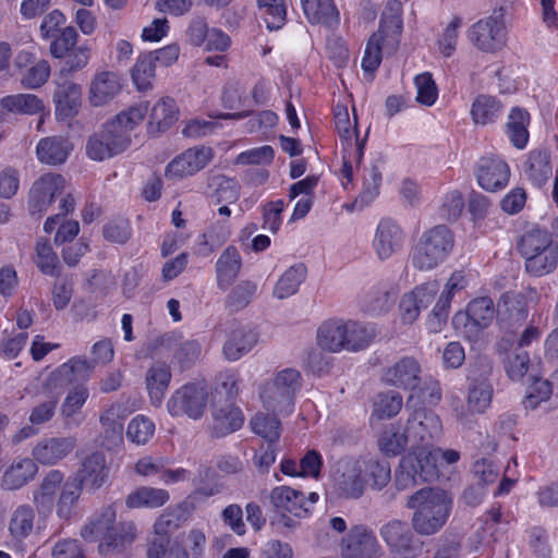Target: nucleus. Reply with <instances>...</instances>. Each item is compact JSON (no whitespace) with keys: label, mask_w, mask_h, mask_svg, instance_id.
Wrapping results in <instances>:
<instances>
[{"label":"nucleus","mask_w":558,"mask_h":558,"mask_svg":"<svg viewBox=\"0 0 558 558\" xmlns=\"http://www.w3.org/2000/svg\"><path fill=\"white\" fill-rule=\"evenodd\" d=\"M155 433L154 422L145 415H136L131 420L126 429V437L136 445H145Z\"/></svg>","instance_id":"0e129e2a"},{"label":"nucleus","mask_w":558,"mask_h":558,"mask_svg":"<svg viewBox=\"0 0 558 558\" xmlns=\"http://www.w3.org/2000/svg\"><path fill=\"white\" fill-rule=\"evenodd\" d=\"M504 368L512 380H520L527 373L530 367V355L525 350L514 348L506 354L502 360Z\"/></svg>","instance_id":"bf43d9fd"},{"label":"nucleus","mask_w":558,"mask_h":558,"mask_svg":"<svg viewBox=\"0 0 558 558\" xmlns=\"http://www.w3.org/2000/svg\"><path fill=\"white\" fill-rule=\"evenodd\" d=\"M210 186L215 187L214 197L218 204H233L240 197V185L232 178L215 175L210 180Z\"/></svg>","instance_id":"680f3d73"},{"label":"nucleus","mask_w":558,"mask_h":558,"mask_svg":"<svg viewBox=\"0 0 558 558\" xmlns=\"http://www.w3.org/2000/svg\"><path fill=\"white\" fill-rule=\"evenodd\" d=\"M72 145L61 135L41 138L36 146V155L40 162L47 165H61L68 159Z\"/></svg>","instance_id":"2f4dec72"},{"label":"nucleus","mask_w":558,"mask_h":558,"mask_svg":"<svg viewBox=\"0 0 558 558\" xmlns=\"http://www.w3.org/2000/svg\"><path fill=\"white\" fill-rule=\"evenodd\" d=\"M65 187V180L61 174L46 173L36 180L29 191L28 211L32 216L41 217Z\"/></svg>","instance_id":"4468645a"},{"label":"nucleus","mask_w":558,"mask_h":558,"mask_svg":"<svg viewBox=\"0 0 558 558\" xmlns=\"http://www.w3.org/2000/svg\"><path fill=\"white\" fill-rule=\"evenodd\" d=\"M518 250L524 258L527 274L542 277L553 272L558 266V244L543 230H531L522 235Z\"/></svg>","instance_id":"20e7f679"},{"label":"nucleus","mask_w":558,"mask_h":558,"mask_svg":"<svg viewBox=\"0 0 558 558\" xmlns=\"http://www.w3.org/2000/svg\"><path fill=\"white\" fill-rule=\"evenodd\" d=\"M402 3L400 0H388L381 13L377 33L387 38V45L396 46L402 32Z\"/></svg>","instance_id":"e433bc0d"},{"label":"nucleus","mask_w":558,"mask_h":558,"mask_svg":"<svg viewBox=\"0 0 558 558\" xmlns=\"http://www.w3.org/2000/svg\"><path fill=\"white\" fill-rule=\"evenodd\" d=\"M410 441L407 433V427L401 430V427L396 424L388 425L378 438V446L383 453L386 456H398L403 452Z\"/></svg>","instance_id":"49530a36"},{"label":"nucleus","mask_w":558,"mask_h":558,"mask_svg":"<svg viewBox=\"0 0 558 558\" xmlns=\"http://www.w3.org/2000/svg\"><path fill=\"white\" fill-rule=\"evenodd\" d=\"M429 446L416 447L414 450L409 452L408 454H413L417 459V464L415 465L421 482H430L439 476V452L436 448L428 449Z\"/></svg>","instance_id":"37998d69"},{"label":"nucleus","mask_w":558,"mask_h":558,"mask_svg":"<svg viewBox=\"0 0 558 558\" xmlns=\"http://www.w3.org/2000/svg\"><path fill=\"white\" fill-rule=\"evenodd\" d=\"M305 278L306 267L303 264L291 266L277 281L272 291L274 296L282 300L295 294Z\"/></svg>","instance_id":"a18cd8bd"},{"label":"nucleus","mask_w":558,"mask_h":558,"mask_svg":"<svg viewBox=\"0 0 558 558\" xmlns=\"http://www.w3.org/2000/svg\"><path fill=\"white\" fill-rule=\"evenodd\" d=\"M384 44H387V38L380 33H374L369 37L362 59V68L365 72L373 73L380 65Z\"/></svg>","instance_id":"338daca9"},{"label":"nucleus","mask_w":558,"mask_h":558,"mask_svg":"<svg viewBox=\"0 0 558 558\" xmlns=\"http://www.w3.org/2000/svg\"><path fill=\"white\" fill-rule=\"evenodd\" d=\"M136 537V525L133 521H120L112 524L105 541L99 543L98 548L102 555L113 551H121L131 545Z\"/></svg>","instance_id":"473e14b6"},{"label":"nucleus","mask_w":558,"mask_h":558,"mask_svg":"<svg viewBox=\"0 0 558 558\" xmlns=\"http://www.w3.org/2000/svg\"><path fill=\"white\" fill-rule=\"evenodd\" d=\"M0 106L2 109L20 114H36L44 109L41 99L33 94L5 96L0 100Z\"/></svg>","instance_id":"09e8293b"},{"label":"nucleus","mask_w":558,"mask_h":558,"mask_svg":"<svg viewBox=\"0 0 558 558\" xmlns=\"http://www.w3.org/2000/svg\"><path fill=\"white\" fill-rule=\"evenodd\" d=\"M405 507L413 510L412 526L420 535L436 534L446 524L452 497L438 487H424L409 496Z\"/></svg>","instance_id":"f03ea898"},{"label":"nucleus","mask_w":558,"mask_h":558,"mask_svg":"<svg viewBox=\"0 0 558 558\" xmlns=\"http://www.w3.org/2000/svg\"><path fill=\"white\" fill-rule=\"evenodd\" d=\"M464 208V198L458 190L449 191L441 198L438 208L439 217L446 221H456L462 214Z\"/></svg>","instance_id":"774afa93"},{"label":"nucleus","mask_w":558,"mask_h":558,"mask_svg":"<svg viewBox=\"0 0 558 558\" xmlns=\"http://www.w3.org/2000/svg\"><path fill=\"white\" fill-rule=\"evenodd\" d=\"M360 461L342 459L337 462L333 473V486L337 494L345 499H359L365 492Z\"/></svg>","instance_id":"ddd939ff"},{"label":"nucleus","mask_w":558,"mask_h":558,"mask_svg":"<svg viewBox=\"0 0 558 558\" xmlns=\"http://www.w3.org/2000/svg\"><path fill=\"white\" fill-rule=\"evenodd\" d=\"M182 524V513L179 509H167L156 520L154 524L155 537L153 539H170Z\"/></svg>","instance_id":"69168bd1"},{"label":"nucleus","mask_w":558,"mask_h":558,"mask_svg":"<svg viewBox=\"0 0 558 558\" xmlns=\"http://www.w3.org/2000/svg\"><path fill=\"white\" fill-rule=\"evenodd\" d=\"M258 341V335L253 329L239 328L231 332L223 345V354L229 361H238L250 352Z\"/></svg>","instance_id":"58836bf2"},{"label":"nucleus","mask_w":558,"mask_h":558,"mask_svg":"<svg viewBox=\"0 0 558 558\" xmlns=\"http://www.w3.org/2000/svg\"><path fill=\"white\" fill-rule=\"evenodd\" d=\"M213 430L217 437L231 434L240 429L244 423L242 411L234 405V402H225L213 404Z\"/></svg>","instance_id":"a878e982"},{"label":"nucleus","mask_w":558,"mask_h":558,"mask_svg":"<svg viewBox=\"0 0 558 558\" xmlns=\"http://www.w3.org/2000/svg\"><path fill=\"white\" fill-rule=\"evenodd\" d=\"M403 407L402 396L395 390H387L375 396L373 401L372 417L377 420H390L397 416Z\"/></svg>","instance_id":"c03bdc74"},{"label":"nucleus","mask_w":558,"mask_h":558,"mask_svg":"<svg viewBox=\"0 0 558 558\" xmlns=\"http://www.w3.org/2000/svg\"><path fill=\"white\" fill-rule=\"evenodd\" d=\"M257 292V283L252 280H242L232 288L226 299V305L233 312L245 308Z\"/></svg>","instance_id":"5fc2aeb1"},{"label":"nucleus","mask_w":558,"mask_h":558,"mask_svg":"<svg viewBox=\"0 0 558 558\" xmlns=\"http://www.w3.org/2000/svg\"><path fill=\"white\" fill-rule=\"evenodd\" d=\"M343 558L378 557L379 545L373 532L366 526L356 525L343 539Z\"/></svg>","instance_id":"6ab92c4d"},{"label":"nucleus","mask_w":558,"mask_h":558,"mask_svg":"<svg viewBox=\"0 0 558 558\" xmlns=\"http://www.w3.org/2000/svg\"><path fill=\"white\" fill-rule=\"evenodd\" d=\"M209 392L203 383H186L175 389L167 401V411L172 417L186 416L201 420L207 409Z\"/></svg>","instance_id":"0eeeda50"},{"label":"nucleus","mask_w":558,"mask_h":558,"mask_svg":"<svg viewBox=\"0 0 558 558\" xmlns=\"http://www.w3.org/2000/svg\"><path fill=\"white\" fill-rule=\"evenodd\" d=\"M523 173L533 185H545L553 175L550 153L545 148L531 150L523 163Z\"/></svg>","instance_id":"bb28decb"},{"label":"nucleus","mask_w":558,"mask_h":558,"mask_svg":"<svg viewBox=\"0 0 558 558\" xmlns=\"http://www.w3.org/2000/svg\"><path fill=\"white\" fill-rule=\"evenodd\" d=\"M117 519V511L113 506L101 507L96 511L89 522L82 530V537L88 542H99L106 539L112 524Z\"/></svg>","instance_id":"f704fd0d"},{"label":"nucleus","mask_w":558,"mask_h":558,"mask_svg":"<svg viewBox=\"0 0 558 558\" xmlns=\"http://www.w3.org/2000/svg\"><path fill=\"white\" fill-rule=\"evenodd\" d=\"M302 385L303 377L299 369L286 367L278 371L259 388L263 407L271 413L290 415L294 410L295 397Z\"/></svg>","instance_id":"7ed1b4c3"},{"label":"nucleus","mask_w":558,"mask_h":558,"mask_svg":"<svg viewBox=\"0 0 558 558\" xmlns=\"http://www.w3.org/2000/svg\"><path fill=\"white\" fill-rule=\"evenodd\" d=\"M215 268L217 287L222 291L228 290L242 268V257L239 250L233 245L225 248L218 257Z\"/></svg>","instance_id":"cd10ccee"},{"label":"nucleus","mask_w":558,"mask_h":558,"mask_svg":"<svg viewBox=\"0 0 558 558\" xmlns=\"http://www.w3.org/2000/svg\"><path fill=\"white\" fill-rule=\"evenodd\" d=\"M505 11L499 8L492 15L480 20L469 29L472 44L485 52L500 50L506 44Z\"/></svg>","instance_id":"1a4fd4ad"},{"label":"nucleus","mask_w":558,"mask_h":558,"mask_svg":"<svg viewBox=\"0 0 558 558\" xmlns=\"http://www.w3.org/2000/svg\"><path fill=\"white\" fill-rule=\"evenodd\" d=\"M76 447L74 436L48 437L40 439L32 450L35 461L44 465H54L68 457Z\"/></svg>","instance_id":"aec40b11"},{"label":"nucleus","mask_w":558,"mask_h":558,"mask_svg":"<svg viewBox=\"0 0 558 558\" xmlns=\"http://www.w3.org/2000/svg\"><path fill=\"white\" fill-rule=\"evenodd\" d=\"M169 500V493L161 488L143 486L131 492L125 499L130 509L159 508Z\"/></svg>","instance_id":"ea45409f"},{"label":"nucleus","mask_w":558,"mask_h":558,"mask_svg":"<svg viewBox=\"0 0 558 558\" xmlns=\"http://www.w3.org/2000/svg\"><path fill=\"white\" fill-rule=\"evenodd\" d=\"M36 529V512L33 506L19 505L10 514L8 531L15 542L28 538Z\"/></svg>","instance_id":"7c9ffc66"},{"label":"nucleus","mask_w":558,"mask_h":558,"mask_svg":"<svg viewBox=\"0 0 558 558\" xmlns=\"http://www.w3.org/2000/svg\"><path fill=\"white\" fill-rule=\"evenodd\" d=\"M37 471V464L33 459H19L4 471L1 487L7 490L19 489L32 481Z\"/></svg>","instance_id":"72a5a7b5"},{"label":"nucleus","mask_w":558,"mask_h":558,"mask_svg":"<svg viewBox=\"0 0 558 558\" xmlns=\"http://www.w3.org/2000/svg\"><path fill=\"white\" fill-rule=\"evenodd\" d=\"M529 315L526 298L519 292H507L497 304V319L504 328L520 326Z\"/></svg>","instance_id":"4be33fe9"},{"label":"nucleus","mask_w":558,"mask_h":558,"mask_svg":"<svg viewBox=\"0 0 558 558\" xmlns=\"http://www.w3.org/2000/svg\"><path fill=\"white\" fill-rule=\"evenodd\" d=\"M86 381H75L66 393L61 408L60 415L64 425L69 428L81 425L83 418L80 417L82 408L89 397L88 388L84 385Z\"/></svg>","instance_id":"b1692460"},{"label":"nucleus","mask_w":558,"mask_h":558,"mask_svg":"<svg viewBox=\"0 0 558 558\" xmlns=\"http://www.w3.org/2000/svg\"><path fill=\"white\" fill-rule=\"evenodd\" d=\"M64 474L59 470H50L37 489L33 492V502L39 513H49L54 504L57 492L64 483Z\"/></svg>","instance_id":"c756f323"},{"label":"nucleus","mask_w":558,"mask_h":558,"mask_svg":"<svg viewBox=\"0 0 558 558\" xmlns=\"http://www.w3.org/2000/svg\"><path fill=\"white\" fill-rule=\"evenodd\" d=\"M529 122V112L521 108H513L508 117L506 132L512 145L519 149L524 148L527 144Z\"/></svg>","instance_id":"79ce46f5"},{"label":"nucleus","mask_w":558,"mask_h":558,"mask_svg":"<svg viewBox=\"0 0 558 558\" xmlns=\"http://www.w3.org/2000/svg\"><path fill=\"white\" fill-rule=\"evenodd\" d=\"M379 534L393 558H415L421 553L422 545L405 521L393 519L381 525Z\"/></svg>","instance_id":"9d476101"},{"label":"nucleus","mask_w":558,"mask_h":558,"mask_svg":"<svg viewBox=\"0 0 558 558\" xmlns=\"http://www.w3.org/2000/svg\"><path fill=\"white\" fill-rule=\"evenodd\" d=\"M502 105L495 97L478 95L472 104L471 116L476 124H488L500 116Z\"/></svg>","instance_id":"de8ad7c7"},{"label":"nucleus","mask_w":558,"mask_h":558,"mask_svg":"<svg viewBox=\"0 0 558 558\" xmlns=\"http://www.w3.org/2000/svg\"><path fill=\"white\" fill-rule=\"evenodd\" d=\"M83 488L78 486V483H74L68 478L60 490V495L56 502L57 514L62 520H69L78 502Z\"/></svg>","instance_id":"8fccbe9b"},{"label":"nucleus","mask_w":558,"mask_h":558,"mask_svg":"<svg viewBox=\"0 0 558 558\" xmlns=\"http://www.w3.org/2000/svg\"><path fill=\"white\" fill-rule=\"evenodd\" d=\"M172 378L170 366L165 362L154 363L145 374V385L150 404L159 408Z\"/></svg>","instance_id":"393cba45"},{"label":"nucleus","mask_w":558,"mask_h":558,"mask_svg":"<svg viewBox=\"0 0 558 558\" xmlns=\"http://www.w3.org/2000/svg\"><path fill=\"white\" fill-rule=\"evenodd\" d=\"M92 361L83 356L71 357L53 371L49 377V384L54 387H66L75 381H88L96 364H108L114 356L113 345L110 339H102L92 347Z\"/></svg>","instance_id":"423d86ee"},{"label":"nucleus","mask_w":558,"mask_h":558,"mask_svg":"<svg viewBox=\"0 0 558 558\" xmlns=\"http://www.w3.org/2000/svg\"><path fill=\"white\" fill-rule=\"evenodd\" d=\"M276 413H257L250 422L252 430L268 442H276L280 437V421Z\"/></svg>","instance_id":"6e6d98bb"},{"label":"nucleus","mask_w":558,"mask_h":558,"mask_svg":"<svg viewBox=\"0 0 558 558\" xmlns=\"http://www.w3.org/2000/svg\"><path fill=\"white\" fill-rule=\"evenodd\" d=\"M345 322L330 319L322 324L317 330L318 345L330 352L345 350Z\"/></svg>","instance_id":"4c0bfd02"},{"label":"nucleus","mask_w":558,"mask_h":558,"mask_svg":"<svg viewBox=\"0 0 558 558\" xmlns=\"http://www.w3.org/2000/svg\"><path fill=\"white\" fill-rule=\"evenodd\" d=\"M417 463V459L413 454L402 457L395 474V486L398 490H407L418 484L421 480L415 466Z\"/></svg>","instance_id":"864d4df0"},{"label":"nucleus","mask_w":558,"mask_h":558,"mask_svg":"<svg viewBox=\"0 0 558 558\" xmlns=\"http://www.w3.org/2000/svg\"><path fill=\"white\" fill-rule=\"evenodd\" d=\"M300 3L311 24L331 27L339 23V12L332 0H300Z\"/></svg>","instance_id":"c9c22d12"},{"label":"nucleus","mask_w":558,"mask_h":558,"mask_svg":"<svg viewBox=\"0 0 558 558\" xmlns=\"http://www.w3.org/2000/svg\"><path fill=\"white\" fill-rule=\"evenodd\" d=\"M35 263L44 275L50 277L59 276L58 256L53 252V248L49 241H37Z\"/></svg>","instance_id":"e2e57ef3"},{"label":"nucleus","mask_w":558,"mask_h":558,"mask_svg":"<svg viewBox=\"0 0 558 558\" xmlns=\"http://www.w3.org/2000/svg\"><path fill=\"white\" fill-rule=\"evenodd\" d=\"M381 184V173L376 166L368 171V177L364 178L362 191L354 199L353 206L359 209L367 207L379 195Z\"/></svg>","instance_id":"13d9d810"},{"label":"nucleus","mask_w":558,"mask_h":558,"mask_svg":"<svg viewBox=\"0 0 558 558\" xmlns=\"http://www.w3.org/2000/svg\"><path fill=\"white\" fill-rule=\"evenodd\" d=\"M69 478L76 484L78 483L82 488L86 486L90 492L99 489L108 478L105 454L99 451L90 453L82 461L76 474Z\"/></svg>","instance_id":"a211bd4d"},{"label":"nucleus","mask_w":558,"mask_h":558,"mask_svg":"<svg viewBox=\"0 0 558 558\" xmlns=\"http://www.w3.org/2000/svg\"><path fill=\"white\" fill-rule=\"evenodd\" d=\"M210 147H193L175 157L166 168L169 178H184L193 175L205 168L213 159Z\"/></svg>","instance_id":"f3484780"},{"label":"nucleus","mask_w":558,"mask_h":558,"mask_svg":"<svg viewBox=\"0 0 558 558\" xmlns=\"http://www.w3.org/2000/svg\"><path fill=\"white\" fill-rule=\"evenodd\" d=\"M147 105L131 107L106 122L86 143V155L95 161H102L123 153L131 143V131L143 121Z\"/></svg>","instance_id":"f257e3e1"},{"label":"nucleus","mask_w":558,"mask_h":558,"mask_svg":"<svg viewBox=\"0 0 558 558\" xmlns=\"http://www.w3.org/2000/svg\"><path fill=\"white\" fill-rule=\"evenodd\" d=\"M345 351L357 352L367 348L377 335L373 325L354 320L345 322Z\"/></svg>","instance_id":"a19ab883"},{"label":"nucleus","mask_w":558,"mask_h":558,"mask_svg":"<svg viewBox=\"0 0 558 558\" xmlns=\"http://www.w3.org/2000/svg\"><path fill=\"white\" fill-rule=\"evenodd\" d=\"M270 500L276 510L282 514L302 517L308 512V501H305L303 493L289 486L275 487L270 494Z\"/></svg>","instance_id":"c85d7f7f"},{"label":"nucleus","mask_w":558,"mask_h":558,"mask_svg":"<svg viewBox=\"0 0 558 558\" xmlns=\"http://www.w3.org/2000/svg\"><path fill=\"white\" fill-rule=\"evenodd\" d=\"M146 556L147 558H190L187 549L181 543L166 538L151 539Z\"/></svg>","instance_id":"4d7b16f0"},{"label":"nucleus","mask_w":558,"mask_h":558,"mask_svg":"<svg viewBox=\"0 0 558 558\" xmlns=\"http://www.w3.org/2000/svg\"><path fill=\"white\" fill-rule=\"evenodd\" d=\"M404 232L393 220L381 219L375 230L372 246L380 260L390 258L400 252L404 244Z\"/></svg>","instance_id":"dca6fc26"},{"label":"nucleus","mask_w":558,"mask_h":558,"mask_svg":"<svg viewBox=\"0 0 558 558\" xmlns=\"http://www.w3.org/2000/svg\"><path fill=\"white\" fill-rule=\"evenodd\" d=\"M178 108L172 98L160 99L151 109L149 116V125H156L157 131H165L170 128L178 119Z\"/></svg>","instance_id":"603ef678"},{"label":"nucleus","mask_w":558,"mask_h":558,"mask_svg":"<svg viewBox=\"0 0 558 558\" xmlns=\"http://www.w3.org/2000/svg\"><path fill=\"white\" fill-rule=\"evenodd\" d=\"M81 85L70 80V77H61L58 75L56 78V90L53 93L56 116L62 119L75 116L81 107Z\"/></svg>","instance_id":"412c9836"},{"label":"nucleus","mask_w":558,"mask_h":558,"mask_svg":"<svg viewBox=\"0 0 558 558\" xmlns=\"http://www.w3.org/2000/svg\"><path fill=\"white\" fill-rule=\"evenodd\" d=\"M155 66L156 63L147 52L137 58L132 69V78L138 90H147L151 87V82L155 77Z\"/></svg>","instance_id":"052dcab7"},{"label":"nucleus","mask_w":558,"mask_h":558,"mask_svg":"<svg viewBox=\"0 0 558 558\" xmlns=\"http://www.w3.org/2000/svg\"><path fill=\"white\" fill-rule=\"evenodd\" d=\"M407 433L415 447L432 446L442 434L439 416L426 409L414 410L407 420Z\"/></svg>","instance_id":"9b49d317"},{"label":"nucleus","mask_w":558,"mask_h":558,"mask_svg":"<svg viewBox=\"0 0 558 558\" xmlns=\"http://www.w3.org/2000/svg\"><path fill=\"white\" fill-rule=\"evenodd\" d=\"M454 246V235L445 225H437L422 233L411 252L412 266L421 271L433 270L442 264Z\"/></svg>","instance_id":"39448f33"},{"label":"nucleus","mask_w":558,"mask_h":558,"mask_svg":"<svg viewBox=\"0 0 558 558\" xmlns=\"http://www.w3.org/2000/svg\"><path fill=\"white\" fill-rule=\"evenodd\" d=\"M478 185L487 192H497L506 187L510 178V168L499 157H482L475 168Z\"/></svg>","instance_id":"2eb2a0df"},{"label":"nucleus","mask_w":558,"mask_h":558,"mask_svg":"<svg viewBox=\"0 0 558 558\" xmlns=\"http://www.w3.org/2000/svg\"><path fill=\"white\" fill-rule=\"evenodd\" d=\"M497 317V308L488 296L472 300L465 311L454 314L452 325L457 332L469 340L476 339Z\"/></svg>","instance_id":"6e6552de"},{"label":"nucleus","mask_w":558,"mask_h":558,"mask_svg":"<svg viewBox=\"0 0 558 558\" xmlns=\"http://www.w3.org/2000/svg\"><path fill=\"white\" fill-rule=\"evenodd\" d=\"M122 89L120 76L112 71L97 72L89 84V101L94 106L110 102Z\"/></svg>","instance_id":"5701e85b"},{"label":"nucleus","mask_w":558,"mask_h":558,"mask_svg":"<svg viewBox=\"0 0 558 558\" xmlns=\"http://www.w3.org/2000/svg\"><path fill=\"white\" fill-rule=\"evenodd\" d=\"M493 387L485 380H472L468 392V407L474 413H484L490 405Z\"/></svg>","instance_id":"3c124183"},{"label":"nucleus","mask_w":558,"mask_h":558,"mask_svg":"<svg viewBox=\"0 0 558 558\" xmlns=\"http://www.w3.org/2000/svg\"><path fill=\"white\" fill-rule=\"evenodd\" d=\"M381 381L389 387L414 391L422 385V366L413 356H403L383 369Z\"/></svg>","instance_id":"f8f14e48"}]
</instances>
